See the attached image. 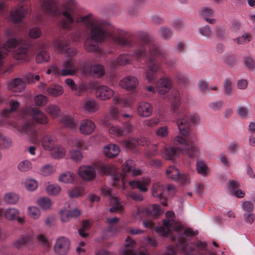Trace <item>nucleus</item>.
Masks as SVG:
<instances>
[{
  "mask_svg": "<svg viewBox=\"0 0 255 255\" xmlns=\"http://www.w3.org/2000/svg\"><path fill=\"white\" fill-rule=\"evenodd\" d=\"M41 8L48 14L57 17L62 14L57 25L62 29L70 31L77 23H81L90 32L89 37L84 42V48L88 52L96 51L98 43L110 37L121 46H128L130 40L123 35L122 31L111 33L108 26L110 23L105 20L100 19L91 13L84 15H77L78 4L75 0H63L60 4L57 0H44L41 4Z\"/></svg>",
  "mask_w": 255,
  "mask_h": 255,
  "instance_id": "f257e3e1",
  "label": "nucleus"
},
{
  "mask_svg": "<svg viewBox=\"0 0 255 255\" xmlns=\"http://www.w3.org/2000/svg\"><path fill=\"white\" fill-rule=\"evenodd\" d=\"M165 215L167 219L163 221L162 226L156 228V232L160 236L166 237L169 235L171 240L182 244L197 234V231L194 232L190 229H185L179 222L175 221L172 218L174 216L173 211H167Z\"/></svg>",
  "mask_w": 255,
  "mask_h": 255,
  "instance_id": "f03ea898",
  "label": "nucleus"
},
{
  "mask_svg": "<svg viewBox=\"0 0 255 255\" xmlns=\"http://www.w3.org/2000/svg\"><path fill=\"white\" fill-rule=\"evenodd\" d=\"M199 150V147L192 141L191 137L185 139L181 136H175L174 146L165 148L161 151L162 156L166 160H173L178 155L179 151H185L191 156L196 155Z\"/></svg>",
  "mask_w": 255,
  "mask_h": 255,
  "instance_id": "7ed1b4c3",
  "label": "nucleus"
},
{
  "mask_svg": "<svg viewBox=\"0 0 255 255\" xmlns=\"http://www.w3.org/2000/svg\"><path fill=\"white\" fill-rule=\"evenodd\" d=\"M149 56L147 68L144 71L145 79L148 83L152 81L160 68V64L156 62L158 59L166 58L165 52L153 43H149Z\"/></svg>",
  "mask_w": 255,
  "mask_h": 255,
  "instance_id": "20e7f679",
  "label": "nucleus"
},
{
  "mask_svg": "<svg viewBox=\"0 0 255 255\" xmlns=\"http://www.w3.org/2000/svg\"><path fill=\"white\" fill-rule=\"evenodd\" d=\"M133 165L134 163L132 160H127L123 165L122 173H115L112 175L113 185L117 188H125V184L128 180V174H129L130 171L133 176L140 175L141 171L138 169L133 168Z\"/></svg>",
  "mask_w": 255,
  "mask_h": 255,
  "instance_id": "39448f33",
  "label": "nucleus"
},
{
  "mask_svg": "<svg viewBox=\"0 0 255 255\" xmlns=\"http://www.w3.org/2000/svg\"><path fill=\"white\" fill-rule=\"evenodd\" d=\"M0 125L14 129L15 133L19 136L26 133L28 136L29 140L32 143H35L38 139L36 130L29 122H24L17 126L13 121L6 119L2 121Z\"/></svg>",
  "mask_w": 255,
  "mask_h": 255,
  "instance_id": "423d86ee",
  "label": "nucleus"
},
{
  "mask_svg": "<svg viewBox=\"0 0 255 255\" xmlns=\"http://www.w3.org/2000/svg\"><path fill=\"white\" fill-rule=\"evenodd\" d=\"M174 101L172 103L171 109L173 114L177 118V125L179 130L183 135H187L189 130L188 128V122L184 119L182 118V116L184 113L185 109L180 107V95L178 91H174L173 93Z\"/></svg>",
  "mask_w": 255,
  "mask_h": 255,
  "instance_id": "0eeeda50",
  "label": "nucleus"
},
{
  "mask_svg": "<svg viewBox=\"0 0 255 255\" xmlns=\"http://www.w3.org/2000/svg\"><path fill=\"white\" fill-rule=\"evenodd\" d=\"M145 58V49L142 46L137 49L131 55L124 54L120 55L117 60H111L112 66L115 68L117 65H123L129 63L131 60L135 58L137 60H142Z\"/></svg>",
  "mask_w": 255,
  "mask_h": 255,
  "instance_id": "6e6552de",
  "label": "nucleus"
},
{
  "mask_svg": "<svg viewBox=\"0 0 255 255\" xmlns=\"http://www.w3.org/2000/svg\"><path fill=\"white\" fill-rule=\"evenodd\" d=\"M83 68L76 67L75 60L72 58L65 60L62 63V69L61 70V75L63 76L73 75L78 71L84 74L88 72L90 69L86 63H83Z\"/></svg>",
  "mask_w": 255,
  "mask_h": 255,
  "instance_id": "1a4fd4ad",
  "label": "nucleus"
},
{
  "mask_svg": "<svg viewBox=\"0 0 255 255\" xmlns=\"http://www.w3.org/2000/svg\"><path fill=\"white\" fill-rule=\"evenodd\" d=\"M175 188L172 186L168 185L166 188H164L162 184L158 182L153 185L151 193L153 196L157 197L160 200L163 199L161 204L164 206H166L167 205L166 203L167 195L173 194Z\"/></svg>",
  "mask_w": 255,
  "mask_h": 255,
  "instance_id": "9d476101",
  "label": "nucleus"
},
{
  "mask_svg": "<svg viewBox=\"0 0 255 255\" xmlns=\"http://www.w3.org/2000/svg\"><path fill=\"white\" fill-rule=\"evenodd\" d=\"M136 244L135 241L130 237H127L124 249L121 252L122 255H147V252L145 250L141 251L139 249L135 250Z\"/></svg>",
  "mask_w": 255,
  "mask_h": 255,
  "instance_id": "9b49d317",
  "label": "nucleus"
},
{
  "mask_svg": "<svg viewBox=\"0 0 255 255\" xmlns=\"http://www.w3.org/2000/svg\"><path fill=\"white\" fill-rule=\"evenodd\" d=\"M166 174L168 177L181 184L189 183V175L187 173H181L174 166H170L168 168L166 171Z\"/></svg>",
  "mask_w": 255,
  "mask_h": 255,
  "instance_id": "f8f14e48",
  "label": "nucleus"
},
{
  "mask_svg": "<svg viewBox=\"0 0 255 255\" xmlns=\"http://www.w3.org/2000/svg\"><path fill=\"white\" fill-rule=\"evenodd\" d=\"M70 44L69 39L64 40L61 38H57L54 40L53 43L54 47L60 52L66 51V55L69 57H72L77 53L76 49L74 48H68L66 51V48Z\"/></svg>",
  "mask_w": 255,
  "mask_h": 255,
  "instance_id": "ddd939ff",
  "label": "nucleus"
},
{
  "mask_svg": "<svg viewBox=\"0 0 255 255\" xmlns=\"http://www.w3.org/2000/svg\"><path fill=\"white\" fill-rule=\"evenodd\" d=\"M77 174L85 181L93 180L96 176L95 168L90 165H82L79 167Z\"/></svg>",
  "mask_w": 255,
  "mask_h": 255,
  "instance_id": "4468645a",
  "label": "nucleus"
},
{
  "mask_svg": "<svg viewBox=\"0 0 255 255\" xmlns=\"http://www.w3.org/2000/svg\"><path fill=\"white\" fill-rule=\"evenodd\" d=\"M23 41L20 39L10 38L4 44L2 47L0 48V66L2 65L1 59L3 58L8 52H11Z\"/></svg>",
  "mask_w": 255,
  "mask_h": 255,
  "instance_id": "2eb2a0df",
  "label": "nucleus"
},
{
  "mask_svg": "<svg viewBox=\"0 0 255 255\" xmlns=\"http://www.w3.org/2000/svg\"><path fill=\"white\" fill-rule=\"evenodd\" d=\"M70 249V242L64 237H61L57 239L54 246L55 253L58 255H66Z\"/></svg>",
  "mask_w": 255,
  "mask_h": 255,
  "instance_id": "dca6fc26",
  "label": "nucleus"
},
{
  "mask_svg": "<svg viewBox=\"0 0 255 255\" xmlns=\"http://www.w3.org/2000/svg\"><path fill=\"white\" fill-rule=\"evenodd\" d=\"M106 221L109 224L110 226L108 228L103 229L102 230V240L107 239L109 237L113 236L115 235L118 231V228L117 227H113V226L119 222V218L117 217L113 218H107Z\"/></svg>",
  "mask_w": 255,
  "mask_h": 255,
  "instance_id": "f3484780",
  "label": "nucleus"
},
{
  "mask_svg": "<svg viewBox=\"0 0 255 255\" xmlns=\"http://www.w3.org/2000/svg\"><path fill=\"white\" fill-rule=\"evenodd\" d=\"M27 112L30 114L32 120L37 123L42 125L48 123V120L47 117L41 110L34 108H31V109L24 110L23 114L26 115Z\"/></svg>",
  "mask_w": 255,
  "mask_h": 255,
  "instance_id": "a211bd4d",
  "label": "nucleus"
},
{
  "mask_svg": "<svg viewBox=\"0 0 255 255\" xmlns=\"http://www.w3.org/2000/svg\"><path fill=\"white\" fill-rule=\"evenodd\" d=\"M96 97L101 101H107L114 97V91L106 85H100L95 90Z\"/></svg>",
  "mask_w": 255,
  "mask_h": 255,
  "instance_id": "6ab92c4d",
  "label": "nucleus"
},
{
  "mask_svg": "<svg viewBox=\"0 0 255 255\" xmlns=\"http://www.w3.org/2000/svg\"><path fill=\"white\" fill-rule=\"evenodd\" d=\"M69 205L65 207L59 212L60 218L62 222L66 223L69 222L72 218L78 217L81 212L77 208H75L72 210L69 209Z\"/></svg>",
  "mask_w": 255,
  "mask_h": 255,
  "instance_id": "aec40b11",
  "label": "nucleus"
},
{
  "mask_svg": "<svg viewBox=\"0 0 255 255\" xmlns=\"http://www.w3.org/2000/svg\"><path fill=\"white\" fill-rule=\"evenodd\" d=\"M19 210L13 207L6 209L3 213L4 218L8 221L16 220L18 223H24L25 217L24 216H19Z\"/></svg>",
  "mask_w": 255,
  "mask_h": 255,
  "instance_id": "412c9836",
  "label": "nucleus"
},
{
  "mask_svg": "<svg viewBox=\"0 0 255 255\" xmlns=\"http://www.w3.org/2000/svg\"><path fill=\"white\" fill-rule=\"evenodd\" d=\"M199 16L210 24H215L216 20L213 17L214 10L210 6H203L199 10Z\"/></svg>",
  "mask_w": 255,
  "mask_h": 255,
  "instance_id": "4be33fe9",
  "label": "nucleus"
},
{
  "mask_svg": "<svg viewBox=\"0 0 255 255\" xmlns=\"http://www.w3.org/2000/svg\"><path fill=\"white\" fill-rule=\"evenodd\" d=\"M138 83L137 79L133 76H127L123 78L120 82V86L123 89L128 91H134Z\"/></svg>",
  "mask_w": 255,
  "mask_h": 255,
  "instance_id": "5701e85b",
  "label": "nucleus"
},
{
  "mask_svg": "<svg viewBox=\"0 0 255 255\" xmlns=\"http://www.w3.org/2000/svg\"><path fill=\"white\" fill-rule=\"evenodd\" d=\"M27 13L28 9L24 8L22 4H19L11 11L10 18L14 22H19Z\"/></svg>",
  "mask_w": 255,
  "mask_h": 255,
  "instance_id": "b1692460",
  "label": "nucleus"
},
{
  "mask_svg": "<svg viewBox=\"0 0 255 255\" xmlns=\"http://www.w3.org/2000/svg\"><path fill=\"white\" fill-rule=\"evenodd\" d=\"M96 128L94 122L89 119H84L81 121L79 125V131L84 135L92 134Z\"/></svg>",
  "mask_w": 255,
  "mask_h": 255,
  "instance_id": "393cba45",
  "label": "nucleus"
},
{
  "mask_svg": "<svg viewBox=\"0 0 255 255\" xmlns=\"http://www.w3.org/2000/svg\"><path fill=\"white\" fill-rule=\"evenodd\" d=\"M83 109L90 113H95L99 110L100 107L96 100L92 98H86L82 103Z\"/></svg>",
  "mask_w": 255,
  "mask_h": 255,
  "instance_id": "a878e982",
  "label": "nucleus"
},
{
  "mask_svg": "<svg viewBox=\"0 0 255 255\" xmlns=\"http://www.w3.org/2000/svg\"><path fill=\"white\" fill-rule=\"evenodd\" d=\"M57 136L53 134H46L41 139L42 146L44 150L50 151L57 144Z\"/></svg>",
  "mask_w": 255,
  "mask_h": 255,
  "instance_id": "bb28decb",
  "label": "nucleus"
},
{
  "mask_svg": "<svg viewBox=\"0 0 255 255\" xmlns=\"http://www.w3.org/2000/svg\"><path fill=\"white\" fill-rule=\"evenodd\" d=\"M171 86L170 80L167 78L162 77L157 81L156 89L159 94L164 95L169 91Z\"/></svg>",
  "mask_w": 255,
  "mask_h": 255,
  "instance_id": "cd10ccee",
  "label": "nucleus"
},
{
  "mask_svg": "<svg viewBox=\"0 0 255 255\" xmlns=\"http://www.w3.org/2000/svg\"><path fill=\"white\" fill-rule=\"evenodd\" d=\"M113 103L125 108H130L134 102V99L130 96L122 97L116 95L113 99Z\"/></svg>",
  "mask_w": 255,
  "mask_h": 255,
  "instance_id": "c85d7f7f",
  "label": "nucleus"
},
{
  "mask_svg": "<svg viewBox=\"0 0 255 255\" xmlns=\"http://www.w3.org/2000/svg\"><path fill=\"white\" fill-rule=\"evenodd\" d=\"M206 246L205 243L198 242L197 244H189L183 247V251L186 255H194L197 251L204 249Z\"/></svg>",
  "mask_w": 255,
  "mask_h": 255,
  "instance_id": "c756f323",
  "label": "nucleus"
},
{
  "mask_svg": "<svg viewBox=\"0 0 255 255\" xmlns=\"http://www.w3.org/2000/svg\"><path fill=\"white\" fill-rule=\"evenodd\" d=\"M128 182L132 189L138 188L141 191L145 192L147 190L150 180L148 178H143L141 180H133Z\"/></svg>",
  "mask_w": 255,
  "mask_h": 255,
  "instance_id": "7c9ffc66",
  "label": "nucleus"
},
{
  "mask_svg": "<svg viewBox=\"0 0 255 255\" xmlns=\"http://www.w3.org/2000/svg\"><path fill=\"white\" fill-rule=\"evenodd\" d=\"M59 123L71 130H74L77 128V120L69 115H62L59 119Z\"/></svg>",
  "mask_w": 255,
  "mask_h": 255,
  "instance_id": "2f4dec72",
  "label": "nucleus"
},
{
  "mask_svg": "<svg viewBox=\"0 0 255 255\" xmlns=\"http://www.w3.org/2000/svg\"><path fill=\"white\" fill-rule=\"evenodd\" d=\"M50 155L55 159H60L66 155L67 149L65 146L62 144H56L50 151Z\"/></svg>",
  "mask_w": 255,
  "mask_h": 255,
  "instance_id": "473e14b6",
  "label": "nucleus"
},
{
  "mask_svg": "<svg viewBox=\"0 0 255 255\" xmlns=\"http://www.w3.org/2000/svg\"><path fill=\"white\" fill-rule=\"evenodd\" d=\"M33 236L29 234L25 233L22 235L13 243V246L17 249H21L25 247L28 243L33 242Z\"/></svg>",
  "mask_w": 255,
  "mask_h": 255,
  "instance_id": "72a5a7b5",
  "label": "nucleus"
},
{
  "mask_svg": "<svg viewBox=\"0 0 255 255\" xmlns=\"http://www.w3.org/2000/svg\"><path fill=\"white\" fill-rule=\"evenodd\" d=\"M137 111L140 116L146 117L152 114V107L150 104L142 102L137 106Z\"/></svg>",
  "mask_w": 255,
  "mask_h": 255,
  "instance_id": "f704fd0d",
  "label": "nucleus"
},
{
  "mask_svg": "<svg viewBox=\"0 0 255 255\" xmlns=\"http://www.w3.org/2000/svg\"><path fill=\"white\" fill-rule=\"evenodd\" d=\"M120 151L118 145L115 144H109L106 145L103 148L104 155L109 158H114L117 156Z\"/></svg>",
  "mask_w": 255,
  "mask_h": 255,
  "instance_id": "c9c22d12",
  "label": "nucleus"
},
{
  "mask_svg": "<svg viewBox=\"0 0 255 255\" xmlns=\"http://www.w3.org/2000/svg\"><path fill=\"white\" fill-rule=\"evenodd\" d=\"M25 88V83L20 78H15L13 79L8 84V89L14 92H21Z\"/></svg>",
  "mask_w": 255,
  "mask_h": 255,
  "instance_id": "e433bc0d",
  "label": "nucleus"
},
{
  "mask_svg": "<svg viewBox=\"0 0 255 255\" xmlns=\"http://www.w3.org/2000/svg\"><path fill=\"white\" fill-rule=\"evenodd\" d=\"M110 205L111 207L110 208L111 212H122L123 206L121 199L117 196H114L110 199Z\"/></svg>",
  "mask_w": 255,
  "mask_h": 255,
  "instance_id": "4c0bfd02",
  "label": "nucleus"
},
{
  "mask_svg": "<svg viewBox=\"0 0 255 255\" xmlns=\"http://www.w3.org/2000/svg\"><path fill=\"white\" fill-rule=\"evenodd\" d=\"M62 188L57 183H51L48 182L45 187V191L49 196H56L60 194Z\"/></svg>",
  "mask_w": 255,
  "mask_h": 255,
  "instance_id": "58836bf2",
  "label": "nucleus"
},
{
  "mask_svg": "<svg viewBox=\"0 0 255 255\" xmlns=\"http://www.w3.org/2000/svg\"><path fill=\"white\" fill-rule=\"evenodd\" d=\"M85 194L84 188L78 186L71 188L67 191L68 197L71 199H78Z\"/></svg>",
  "mask_w": 255,
  "mask_h": 255,
  "instance_id": "ea45409f",
  "label": "nucleus"
},
{
  "mask_svg": "<svg viewBox=\"0 0 255 255\" xmlns=\"http://www.w3.org/2000/svg\"><path fill=\"white\" fill-rule=\"evenodd\" d=\"M64 92L63 88L58 84H54L49 86L47 88V94L52 97H57L61 96Z\"/></svg>",
  "mask_w": 255,
  "mask_h": 255,
  "instance_id": "a19ab883",
  "label": "nucleus"
},
{
  "mask_svg": "<svg viewBox=\"0 0 255 255\" xmlns=\"http://www.w3.org/2000/svg\"><path fill=\"white\" fill-rule=\"evenodd\" d=\"M45 44H43L39 47V51L36 56V60L37 63H41L46 62L50 59V55L45 50Z\"/></svg>",
  "mask_w": 255,
  "mask_h": 255,
  "instance_id": "79ce46f5",
  "label": "nucleus"
},
{
  "mask_svg": "<svg viewBox=\"0 0 255 255\" xmlns=\"http://www.w3.org/2000/svg\"><path fill=\"white\" fill-rule=\"evenodd\" d=\"M36 203L44 211L49 210L52 206V200L48 197H42L38 198Z\"/></svg>",
  "mask_w": 255,
  "mask_h": 255,
  "instance_id": "37998d69",
  "label": "nucleus"
},
{
  "mask_svg": "<svg viewBox=\"0 0 255 255\" xmlns=\"http://www.w3.org/2000/svg\"><path fill=\"white\" fill-rule=\"evenodd\" d=\"M12 56L16 60H26L28 57V49L25 47H20L13 51Z\"/></svg>",
  "mask_w": 255,
  "mask_h": 255,
  "instance_id": "c03bdc74",
  "label": "nucleus"
},
{
  "mask_svg": "<svg viewBox=\"0 0 255 255\" xmlns=\"http://www.w3.org/2000/svg\"><path fill=\"white\" fill-rule=\"evenodd\" d=\"M74 180V174L69 171L62 173L58 177V181L65 184L72 183Z\"/></svg>",
  "mask_w": 255,
  "mask_h": 255,
  "instance_id": "a18cd8bd",
  "label": "nucleus"
},
{
  "mask_svg": "<svg viewBox=\"0 0 255 255\" xmlns=\"http://www.w3.org/2000/svg\"><path fill=\"white\" fill-rule=\"evenodd\" d=\"M27 215L31 219L37 220L41 216V211L39 208L35 206H30L27 209Z\"/></svg>",
  "mask_w": 255,
  "mask_h": 255,
  "instance_id": "49530a36",
  "label": "nucleus"
},
{
  "mask_svg": "<svg viewBox=\"0 0 255 255\" xmlns=\"http://www.w3.org/2000/svg\"><path fill=\"white\" fill-rule=\"evenodd\" d=\"M19 200L18 195L13 192L6 193L3 197V201L7 204H15Z\"/></svg>",
  "mask_w": 255,
  "mask_h": 255,
  "instance_id": "de8ad7c7",
  "label": "nucleus"
},
{
  "mask_svg": "<svg viewBox=\"0 0 255 255\" xmlns=\"http://www.w3.org/2000/svg\"><path fill=\"white\" fill-rule=\"evenodd\" d=\"M24 186L27 190L29 191H34L37 189L38 183L36 179L32 178H28L25 180Z\"/></svg>",
  "mask_w": 255,
  "mask_h": 255,
  "instance_id": "09e8293b",
  "label": "nucleus"
},
{
  "mask_svg": "<svg viewBox=\"0 0 255 255\" xmlns=\"http://www.w3.org/2000/svg\"><path fill=\"white\" fill-rule=\"evenodd\" d=\"M56 168L54 166L51 164H47L42 166L39 173L43 176H49L55 173Z\"/></svg>",
  "mask_w": 255,
  "mask_h": 255,
  "instance_id": "8fccbe9b",
  "label": "nucleus"
},
{
  "mask_svg": "<svg viewBox=\"0 0 255 255\" xmlns=\"http://www.w3.org/2000/svg\"><path fill=\"white\" fill-rule=\"evenodd\" d=\"M182 118L185 119L186 121L188 122V128H189V126L190 124L191 125L196 124L198 123L200 120L199 116L195 113L191 114L190 115H187L184 113V114L182 116ZM188 130L189 131V128H188ZM188 134H189V132H188ZM189 134L185 136H187Z\"/></svg>",
  "mask_w": 255,
  "mask_h": 255,
  "instance_id": "3c124183",
  "label": "nucleus"
},
{
  "mask_svg": "<svg viewBox=\"0 0 255 255\" xmlns=\"http://www.w3.org/2000/svg\"><path fill=\"white\" fill-rule=\"evenodd\" d=\"M92 223L89 220H84L82 223L81 228L79 230V234L83 238L88 237V231L91 228Z\"/></svg>",
  "mask_w": 255,
  "mask_h": 255,
  "instance_id": "603ef678",
  "label": "nucleus"
},
{
  "mask_svg": "<svg viewBox=\"0 0 255 255\" xmlns=\"http://www.w3.org/2000/svg\"><path fill=\"white\" fill-rule=\"evenodd\" d=\"M146 214L154 218H157L163 213L164 210L158 205L154 204L152 207V210L146 209Z\"/></svg>",
  "mask_w": 255,
  "mask_h": 255,
  "instance_id": "864d4df0",
  "label": "nucleus"
},
{
  "mask_svg": "<svg viewBox=\"0 0 255 255\" xmlns=\"http://www.w3.org/2000/svg\"><path fill=\"white\" fill-rule=\"evenodd\" d=\"M70 159L75 162H81L83 158L82 152L79 149H70L69 150Z\"/></svg>",
  "mask_w": 255,
  "mask_h": 255,
  "instance_id": "5fc2aeb1",
  "label": "nucleus"
},
{
  "mask_svg": "<svg viewBox=\"0 0 255 255\" xmlns=\"http://www.w3.org/2000/svg\"><path fill=\"white\" fill-rule=\"evenodd\" d=\"M196 168L199 174L204 177L207 176L208 172V168L204 161L198 160L196 163Z\"/></svg>",
  "mask_w": 255,
  "mask_h": 255,
  "instance_id": "6e6d98bb",
  "label": "nucleus"
},
{
  "mask_svg": "<svg viewBox=\"0 0 255 255\" xmlns=\"http://www.w3.org/2000/svg\"><path fill=\"white\" fill-rule=\"evenodd\" d=\"M46 112L52 118H56L59 115L60 110L57 105H50L46 108Z\"/></svg>",
  "mask_w": 255,
  "mask_h": 255,
  "instance_id": "4d7b16f0",
  "label": "nucleus"
},
{
  "mask_svg": "<svg viewBox=\"0 0 255 255\" xmlns=\"http://www.w3.org/2000/svg\"><path fill=\"white\" fill-rule=\"evenodd\" d=\"M32 164L27 159L20 161L17 165L18 169L23 172H27L32 169Z\"/></svg>",
  "mask_w": 255,
  "mask_h": 255,
  "instance_id": "13d9d810",
  "label": "nucleus"
},
{
  "mask_svg": "<svg viewBox=\"0 0 255 255\" xmlns=\"http://www.w3.org/2000/svg\"><path fill=\"white\" fill-rule=\"evenodd\" d=\"M223 61L225 65L230 68L234 67L236 65V59L232 55L225 54L223 57Z\"/></svg>",
  "mask_w": 255,
  "mask_h": 255,
  "instance_id": "bf43d9fd",
  "label": "nucleus"
},
{
  "mask_svg": "<svg viewBox=\"0 0 255 255\" xmlns=\"http://www.w3.org/2000/svg\"><path fill=\"white\" fill-rule=\"evenodd\" d=\"M98 170L103 172L104 174H112L114 172V167H110L106 163L101 162L98 164L96 166Z\"/></svg>",
  "mask_w": 255,
  "mask_h": 255,
  "instance_id": "052dcab7",
  "label": "nucleus"
},
{
  "mask_svg": "<svg viewBox=\"0 0 255 255\" xmlns=\"http://www.w3.org/2000/svg\"><path fill=\"white\" fill-rule=\"evenodd\" d=\"M251 39V35L248 33H245L241 36L234 39V41L238 44H243L250 42Z\"/></svg>",
  "mask_w": 255,
  "mask_h": 255,
  "instance_id": "680f3d73",
  "label": "nucleus"
},
{
  "mask_svg": "<svg viewBox=\"0 0 255 255\" xmlns=\"http://www.w3.org/2000/svg\"><path fill=\"white\" fill-rule=\"evenodd\" d=\"M146 209L147 208L142 207H137L136 211L132 212V217L135 220H140L143 217L144 214H146Z\"/></svg>",
  "mask_w": 255,
  "mask_h": 255,
  "instance_id": "e2e57ef3",
  "label": "nucleus"
},
{
  "mask_svg": "<svg viewBox=\"0 0 255 255\" xmlns=\"http://www.w3.org/2000/svg\"><path fill=\"white\" fill-rule=\"evenodd\" d=\"M156 135L160 138H165L168 135V128L166 126L160 127L155 130Z\"/></svg>",
  "mask_w": 255,
  "mask_h": 255,
  "instance_id": "0e129e2a",
  "label": "nucleus"
},
{
  "mask_svg": "<svg viewBox=\"0 0 255 255\" xmlns=\"http://www.w3.org/2000/svg\"><path fill=\"white\" fill-rule=\"evenodd\" d=\"M109 132L111 134L120 136L123 135V129L118 126L112 125L109 128Z\"/></svg>",
  "mask_w": 255,
  "mask_h": 255,
  "instance_id": "69168bd1",
  "label": "nucleus"
},
{
  "mask_svg": "<svg viewBox=\"0 0 255 255\" xmlns=\"http://www.w3.org/2000/svg\"><path fill=\"white\" fill-rule=\"evenodd\" d=\"M34 100L36 105L43 106L48 102V99L47 97L42 95H38L34 97Z\"/></svg>",
  "mask_w": 255,
  "mask_h": 255,
  "instance_id": "338daca9",
  "label": "nucleus"
},
{
  "mask_svg": "<svg viewBox=\"0 0 255 255\" xmlns=\"http://www.w3.org/2000/svg\"><path fill=\"white\" fill-rule=\"evenodd\" d=\"M91 70L93 73L98 78H100L105 74L104 67L102 65H96L91 68Z\"/></svg>",
  "mask_w": 255,
  "mask_h": 255,
  "instance_id": "774afa93",
  "label": "nucleus"
}]
</instances>
